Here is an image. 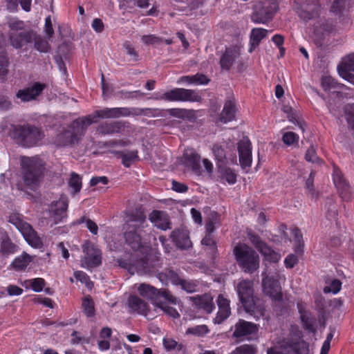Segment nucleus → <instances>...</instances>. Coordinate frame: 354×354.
<instances>
[{"label": "nucleus", "instance_id": "obj_1", "mask_svg": "<svg viewBox=\"0 0 354 354\" xmlns=\"http://www.w3.org/2000/svg\"><path fill=\"white\" fill-rule=\"evenodd\" d=\"M122 108H106L96 111L93 115H87L75 120L69 129L63 133L58 135L56 144L59 146H64L73 144L78 140L87 127L96 122V118H117L127 115Z\"/></svg>", "mask_w": 354, "mask_h": 354}, {"label": "nucleus", "instance_id": "obj_2", "mask_svg": "<svg viewBox=\"0 0 354 354\" xmlns=\"http://www.w3.org/2000/svg\"><path fill=\"white\" fill-rule=\"evenodd\" d=\"M126 225V243L134 251H139L142 254H147L148 246L144 245L141 234L142 229L147 225L146 216L142 212L136 211L129 215Z\"/></svg>", "mask_w": 354, "mask_h": 354}, {"label": "nucleus", "instance_id": "obj_3", "mask_svg": "<svg viewBox=\"0 0 354 354\" xmlns=\"http://www.w3.org/2000/svg\"><path fill=\"white\" fill-rule=\"evenodd\" d=\"M236 290L239 299L245 311L257 319L264 315V308L257 304L253 297V282L242 280L236 286Z\"/></svg>", "mask_w": 354, "mask_h": 354}, {"label": "nucleus", "instance_id": "obj_4", "mask_svg": "<svg viewBox=\"0 0 354 354\" xmlns=\"http://www.w3.org/2000/svg\"><path fill=\"white\" fill-rule=\"evenodd\" d=\"M21 164L24 171V182L26 187L35 190L40 183L44 164L38 157H22Z\"/></svg>", "mask_w": 354, "mask_h": 354}, {"label": "nucleus", "instance_id": "obj_5", "mask_svg": "<svg viewBox=\"0 0 354 354\" xmlns=\"http://www.w3.org/2000/svg\"><path fill=\"white\" fill-rule=\"evenodd\" d=\"M234 254L239 267L248 273H252L259 267V257L256 252L245 243L237 244Z\"/></svg>", "mask_w": 354, "mask_h": 354}, {"label": "nucleus", "instance_id": "obj_6", "mask_svg": "<svg viewBox=\"0 0 354 354\" xmlns=\"http://www.w3.org/2000/svg\"><path fill=\"white\" fill-rule=\"evenodd\" d=\"M44 137V133L35 126L27 124L14 128L13 138L24 147L37 145Z\"/></svg>", "mask_w": 354, "mask_h": 354}, {"label": "nucleus", "instance_id": "obj_7", "mask_svg": "<svg viewBox=\"0 0 354 354\" xmlns=\"http://www.w3.org/2000/svg\"><path fill=\"white\" fill-rule=\"evenodd\" d=\"M277 9V0H263L255 5L252 21L256 24H266L272 18Z\"/></svg>", "mask_w": 354, "mask_h": 354}, {"label": "nucleus", "instance_id": "obj_8", "mask_svg": "<svg viewBox=\"0 0 354 354\" xmlns=\"http://www.w3.org/2000/svg\"><path fill=\"white\" fill-rule=\"evenodd\" d=\"M9 222L12 223L21 233L29 245L34 248H40L42 241L30 224L23 221L19 215L13 214L10 216Z\"/></svg>", "mask_w": 354, "mask_h": 354}, {"label": "nucleus", "instance_id": "obj_9", "mask_svg": "<svg viewBox=\"0 0 354 354\" xmlns=\"http://www.w3.org/2000/svg\"><path fill=\"white\" fill-rule=\"evenodd\" d=\"M156 99L167 101L199 102L201 100V97L196 91L176 88L163 93L159 97H157Z\"/></svg>", "mask_w": 354, "mask_h": 354}, {"label": "nucleus", "instance_id": "obj_10", "mask_svg": "<svg viewBox=\"0 0 354 354\" xmlns=\"http://www.w3.org/2000/svg\"><path fill=\"white\" fill-rule=\"evenodd\" d=\"M82 248L85 255L81 260L82 267L89 269L99 266L102 263L100 250L90 242H86Z\"/></svg>", "mask_w": 354, "mask_h": 354}, {"label": "nucleus", "instance_id": "obj_11", "mask_svg": "<svg viewBox=\"0 0 354 354\" xmlns=\"http://www.w3.org/2000/svg\"><path fill=\"white\" fill-rule=\"evenodd\" d=\"M68 201L62 197L58 201L53 202L49 209V222L50 225H56L63 221L66 216Z\"/></svg>", "mask_w": 354, "mask_h": 354}, {"label": "nucleus", "instance_id": "obj_12", "mask_svg": "<svg viewBox=\"0 0 354 354\" xmlns=\"http://www.w3.org/2000/svg\"><path fill=\"white\" fill-rule=\"evenodd\" d=\"M333 178L340 197L345 201H349L352 196L351 186L344 178L342 171L335 165L333 166Z\"/></svg>", "mask_w": 354, "mask_h": 354}, {"label": "nucleus", "instance_id": "obj_13", "mask_svg": "<svg viewBox=\"0 0 354 354\" xmlns=\"http://www.w3.org/2000/svg\"><path fill=\"white\" fill-rule=\"evenodd\" d=\"M313 26L314 42L317 46H322V43L321 41L324 39L326 35L333 31L334 26L324 18L316 19Z\"/></svg>", "mask_w": 354, "mask_h": 354}, {"label": "nucleus", "instance_id": "obj_14", "mask_svg": "<svg viewBox=\"0 0 354 354\" xmlns=\"http://www.w3.org/2000/svg\"><path fill=\"white\" fill-rule=\"evenodd\" d=\"M249 239L251 243L264 257L266 261L277 263L281 259V255L272 250L258 236L249 234Z\"/></svg>", "mask_w": 354, "mask_h": 354}, {"label": "nucleus", "instance_id": "obj_15", "mask_svg": "<svg viewBox=\"0 0 354 354\" xmlns=\"http://www.w3.org/2000/svg\"><path fill=\"white\" fill-rule=\"evenodd\" d=\"M167 278L172 284L180 286L181 288L188 293H192L196 290L197 283L192 280H185L180 279L178 275L173 270H167L164 274H160V279L162 281V276Z\"/></svg>", "mask_w": 354, "mask_h": 354}, {"label": "nucleus", "instance_id": "obj_16", "mask_svg": "<svg viewBox=\"0 0 354 354\" xmlns=\"http://www.w3.org/2000/svg\"><path fill=\"white\" fill-rule=\"evenodd\" d=\"M262 286L263 292L273 300L281 299V288L278 281L270 277L266 272L262 274Z\"/></svg>", "mask_w": 354, "mask_h": 354}, {"label": "nucleus", "instance_id": "obj_17", "mask_svg": "<svg viewBox=\"0 0 354 354\" xmlns=\"http://www.w3.org/2000/svg\"><path fill=\"white\" fill-rule=\"evenodd\" d=\"M268 354H308V348L304 341L284 344L280 348H270Z\"/></svg>", "mask_w": 354, "mask_h": 354}, {"label": "nucleus", "instance_id": "obj_18", "mask_svg": "<svg viewBox=\"0 0 354 354\" xmlns=\"http://www.w3.org/2000/svg\"><path fill=\"white\" fill-rule=\"evenodd\" d=\"M216 303L218 310L213 322L215 324H220L231 315L230 301L223 295L221 294L217 297Z\"/></svg>", "mask_w": 354, "mask_h": 354}, {"label": "nucleus", "instance_id": "obj_19", "mask_svg": "<svg viewBox=\"0 0 354 354\" xmlns=\"http://www.w3.org/2000/svg\"><path fill=\"white\" fill-rule=\"evenodd\" d=\"M259 330V326L250 322L240 319L235 325L233 337L241 338L249 335L255 334Z\"/></svg>", "mask_w": 354, "mask_h": 354}, {"label": "nucleus", "instance_id": "obj_20", "mask_svg": "<svg viewBox=\"0 0 354 354\" xmlns=\"http://www.w3.org/2000/svg\"><path fill=\"white\" fill-rule=\"evenodd\" d=\"M250 142L243 139L239 143V162L243 169L249 168L252 164V151Z\"/></svg>", "mask_w": 354, "mask_h": 354}, {"label": "nucleus", "instance_id": "obj_21", "mask_svg": "<svg viewBox=\"0 0 354 354\" xmlns=\"http://www.w3.org/2000/svg\"><path fill=\"white\" fill-rule=\"evenodd\" d=\"M44 88L45 84L36 82L30 86L19 90L17 93V97L22 102H28L35 99Z\"/></svg>", "mask_w": 354, "mask_h": 354}, {"label": "nucleus", "instance_id": "obj_22", "mask_svg": "<svg viewBox=\"0 0 354 354\" xmlns=\"http://www.w3.org/2000/svg\"><path fill=\"white\" fill-rule=\"evenodd\" d=\"M194 305L198 309H202L207 313H211L215 308L214 298L210 294H205L201 296L190 297Z\"/></svg>", "mask_w": 354, "mask_h": 354}, {"label": "nucleus", "instance_id": "obj_23", "mask_svg": "<svg viewBox=\"0 0 354 354\" xmlns=\"http://www.w3.org/2000/svg\"><path fill=\"white\" fill-rule=\"evenodd\" d=\"M128 308L133 312L145 316L147 315L149 306L147 302L136 295H131L127 300Z\"/></svg>", "mask_w": 354, "mask_h": 354}, {"label": "nucleus", "instance_id": "obj_24", "mask_svg": "<svg viewBox=\"0 0 354 354\" xmlns=\"http://www.w3.org/2000/svg\"><path fill=\"white\" fill-rule=\"evenodd\" d=\"M171 237L176 246L180 249H187L192 245L188 232L185 230H174Z\"/></svg>", "mask_w": 354, "mask_h": 354}, {"label": "nucleus", "instance_id": "obj_25", "mask_svg": "<svg viewBox=\"0 0 354 354\" xmlns=\"http://www.w3.org/2000/svg\"><path fill=\"white\" fill-rule=\"evenodd\" d=\"M315 307L318 313V321L319 325L324 328L326 326V308L327 302L321 294L315 295Z\"/></svg>", "mask_w": 354, "mask_h": 354}, {"label": "nucleus", "instance_id": "obj_26", "mask_svg": "<svg viewBox=\"0 0 354 354\" xmlns=\"http://www.w3.org/2000/svg\"><path fill=\"white\" fill-rule=\"evenodd\" d=\"M149 219L155 226L160 229L165 230L169 228V218L164 212L153 211L149 216Z\"/></svg>", "mask_w": 354, "mask_h": 354}, {"label": "nucleus", "instance_id": "obj_27", "mask_svg": "<svg viewBox=\"0 0 354 354\" xmlns=\"http://www.w3.org/2000/svg\"><path fill=\"white\" fill-rule=\"evenodd\" d=\"M322 85L324 91H328L333 94L338 95L342 93V91L346 88L344 84L337 83L330 76H326L322 79Z\"/></svg>", "mask_w": 354, "mask_h": 354}, {"label": "nucleus", "instance_id": "obj_28", "mask_svg": "<svg viewBox=\"0 0 354 354\" xmlns=\"http://www.w3.org/2000/svg\"><path fill=\"white\" fill-rule=\"evenodd\" d=\"M268 32V31L266 29L261 28H254L251 30L250 35V53H252L259 46L261 41L267 37Z\"/></svg>", "mask_w": 354, "mask_h": 354}, {"label": "nucleus", "instance_id": "obj_29", "mask_svg": "<svg viewBox=\"0 0 354 354\" xmlns=\"http://www.w3.org/2000/svg\"><path fill=\"white\" fill-rule=\"evenodd\" d=\"M239 55L237 50L227 48L220 59L221 68L225 70L230 69Z\"/></svg>", "mask_w": 354, "mask_h": 354}, {"label": "nucleus", "instance_id": "obj_30", "mask_svg": "<svg viewBox=\"0 0 354 354\" xmlns=\"http://www.w3.org/2000/svg\"><path fill=\"white\" fill-rule=\"evenodd\" d=\"M235 112L236 108L234 103L232 101H227L221 113L219 120L223 123L233 120L235 117Z\"/></svg>", "mask_w": 354, "mask_h": 354}, {"label": "nucleus", "instance_id": "obj_31", "mask_svg": "<svg viewBox=\"0 0 354 354\" xmlns=\"http://www.w3.org/2000/svg\"><path fill=\"white\" fill-rule=\"evenodd\" d=\"M137 290L139 295L145 299L153 300L158 297V289L149 284H139L137 287Z\"/></svg>", "mask_w": 354, "mask_h": 354}, {"label": "nucleus", "instance_id": "obj_32", "mask_svg": "<svg viewBox=\"0 0 354 354\" xmlns=\"http://www.w3.org/2000/svg\"><path fill=\"white\" fill-rule=\"evenodd\" d=\"M33 37L32 32H26L23 33H20L18 35L10 36V41L11 44L13 47L16 48H21L26 43H29L32 41V37Z\"/></svg>", "mask_w": 354, "mask_h": 354}, {"label": "nucleus", "instance_id": "obj_33", "mask_svg": "<svg viewBox=\"0 0 354 354\" xmlns=\"http://www.w3.org/2000/svg\"><path fill=\"white\" fill-rule=\"evenodd\" d=\"M209 82V80L205 75L197 73L194 75L183 76L178 82H185L188 84L205 85L207 84Z\"/></svg>", "mask_w": 354, "mask_h": 354}, {"label": "nucleus", "instance_id": "obj_34", "mask_svg": "<svg viewBox=\"0 0 354 354\" xmlns=\"http://www.w3.org/2000/svg\"><path fill=\"white\" fill-rule=\"evenodd\" d=\"M124 128V124L122 122H114L102 124L98 131L102 134H113L120 132Z\"/></svg>", "mask_w": 354, "mask_h": 354}, {"label": "nucleus", "instance_id": "obj_35", "mask_svg": "<svg viewBox=\"0 0 354 354\" xmlns=\"http://www.w3.org/2000/svg\"><path fill=\"white\" fill-rule=\"evenodd\" d=\"M294 8L299 16L304 20H308L310 19L308 0H295Z\"/></svg>", "mask_w": 354, "mask_h": 354}, {"label": "nucleus", "instance_id": "obj_36", "mask_svg": "<svg viewBox=\"0 0 354 354\" xmlns=\"http://www.w3.org/2000/svg\"><path fill=\"white\" fill-rule=\"evenodd\" d=\"M282 110L287 115L288 119L290 122H291L293 124H297L299 127V128L301 129L302 131L304 130V122H303L302 119L300 118L299 114L293 111L291 106L285 105L283 106Z\"/></svg>", "mask_w": 354, "mask_h": 354}, {"label": "nucleus", "instance_id": "obj_37", "mask_svg": "<svg viewBox=\"0 0 354 354\" xmlns=\"http://www.w3.org/2000/svg\"><path fill=\"white\" fill-rule=\"evenodd\" d=\"M22 285L26 288H31L33 291L39 292L43 290L45 281L42 278H35L25 280Z\"/></svg>", "mask_w": 354, "mask_h": 354}, {"label": "nucleus", "instance_id": "obj_38", "mask_svg": "<svg viewBox=\"0 0 354 354\" xmlns=\"http://www.w3.org/2000/svg\"><path fill=\"white\" fill-rule=\"evenodd\" d=\"M32 258L27 253H23L19 257H17L12 262L13 267L19 270H24L28 265L31 262Z\"/></svg>", "mask_w": 354, "mask_h": 354}, {"label": "nucleus", "instance_id": "obj_39", "mask_svg": "<svg viewBox=\"0 0 354 354\" xmlns=\"http://www.w3.org/2000/svg\"><path fill=\"white\" fill-rule=\"evenodd\" d=\"M219 173L221 179L227 181L229 184L233 185L236 182L237 175L231 168H221Z\"/></svg>", "mask_w": 354, "mask_h": 354}, {"label": "nucleus", "instance_id": "obj_40", "mask_svg": "<svg viewBox=\"0 0 354 354\" xmlns=\"http://www.w3.org/2000/svg\"><path fill=\"white\" fill-rule=\"evenodd\" d=\"M133 268H135V270L140 274H146L150 272V268L148 266L147 257L145 256L144 258L136 260L135 262H133L131 265V267L129 268V270H132Z\"/></svg>", "mask_w": 354, "mask_h": 354}, {"label": "nucleus", "instance_id": "obj_41", "mask_svg": "<svg viewBox=\"0 0 354 354\" xmlns=\"http://www.w3.org/2000/svg\"><path fill=\"white\" fill-rule=\"evenodd\" d=\"M209 329L205 324L189 327L186 330V335H192L196 337H203L209 333Z\"/></svg>", "mask_w": 354, "mask_h": 354}, {"label": "nucleus", "instance_id": "obj_42", "mask_svg": "<svg viewBox=\"0 0 354 354\" xmlns=\"http://www.w3.org/2000/svg\"><path fill=\"white\" fill-rule=\"evenodd\" d=\"M326 216L328 220H336L337 209L335 201L332 198H328L326 202Z\"/></svg>", "mask_w": 354, "mask_h": 354}, {"label": "nucleus", "instance_id": "obj_43", "mask_svg": "<svg viewBox=\"0 0 354 354\" xmlns=\"http://www.w3.org/2000/svg\"><path fill=\"white\" fill-rule=\"evenodd\" d=\"M298 310L304 328L308 330L310 328V322L308 306L306 304H298Z\"/></svg>", "mask_w": 354, "mask_h": 354}, {"label": "nucleus", "instance_id": "obj_44", "mask_svg": "<svg viewBox=\"0 0 354 354\" xmlns=\"http://www.w3.org/2000/svg\"><path fill=\"white\" fill-rule=\"evenodd\" d=\"M82 306L84 313L87 317H93L95 315V306L93 299L87 296L83 298L82 301Z\"/></svg>", "mask_w": 354, "mask_h": 354}, {"label": "nucleus", "instance_id": "obj_45", "mask_svg": "<svg viewBox=\"0 0 354 354\" xmlns=\"http://www.w3.org/2000/svg\"><path fill=\"white\" fill-rule=\"evenodd\" d=\"M32 39H34L35 41V48L37 50L43 53H46L49 50L50 46L48 42L46 40L44 39L41 37L37 36L33 32V37H32Z\"/></svg>", "mask_w": 354, "mask_h": 354}, {"label": "nucleus", "instance_id": "obj_46", "mask_svg": "<svg viewBox=\"0 0 354 354\" xmlns=\"http://www.w3.org/2000/svg\"><path fill=\"white\" fill-rule=\"evenodd\" d=\"M8 60L4 50L0 48V79L3 80L8 73Z\"/></svg>", "mask_w": 354, "mask_h": 354}, {"label": "nucleus", "instance_id": "obj_47", "mask_svg": "<svg viewBox=\"0 0 354 354\" xmlns=\"http://www.w3.org/2000/svg\"><path fill=\"white\" fill-rule=\"evenodd\" d=\"M154 304L156 308H160L161 310L163 311L164 313H165L166 315L172 318H178L180 317V315L176 310V309H175L173 307L167 306L165 303L156 302Z\"/></svg>", "mask_w": 354, "mask_h": 354}, {"label": "nucleus", "instance_id": "obj_48", "mask_svg": "<svg viewBox=\"0 0 354 354\" xmlns=\"http://www.w3.org/2000/svg\"><path fill=\"white\" fill-rule=\"evenodd\" d=\"M346 0H334L330 11L337 15H341L346 9Z\"/></svg>", "mask_w": 354, "mask_h": 354}, {"label": "nucleus", "instance_id": "obj_49", "mask_svg": "<svg viewBox=\"0 0 354 354\" xmlns=\"http://www.w3.org/2000/svg\"><path fill=\"white\" fill-rule=\"evenodd\" d=\"M184 158L192 167L200 161V156L192 149H187L185 151Z\"/></svg>", "mask_w": 354, "mask_h": 354}, {"label": "nucleus", "instance_id": "obj_50", "mask_svg": "<svg viewBox=\"0 0 354 354\" xmlns=\"http://www.w3.org/2000/svg\"><path fill=\"white\" fill-rule=\"evenodd\" d=\"M74 277L77 281L85 284L88 289L91 290L93 288V283L85 272L82 271H75L74 272Z\"/></svg>", "mask_w": 354, "mask_h": 354}, {"label": "nucleus", "instance_id": "obj_51", "mask_svg": "<svg viewBox=\"0 0 354 354\" xmlns=\"http://www.w3.org/2000/svg\"><path fill=\"white\" fill-rule=\"evenodd\" d=\"M337 67L351 70L354 72V53L350 54L344 57L342 62Z\"/></svg>", "mask_w": 354, "mask_h": 354}, {"label": "nucleus", "instance_id": "obj_52", "mask_svg": "<svg viewBox=\"0 0 354 354\" xmlns=\"http://www.w3.org/2000/svg\"><path fill=\"white\" fill-rule=\"evenodd\" d=\"M1 251L5 254H12L17 251V247L8 238L6 237L1 241Z\"/></svg>", "mask_w": 354, "mask_h": 354}, {"label": "nucleus", "instance_id": "obj_53", "mask_svg": "<svg viewBox=\"0 0 354 354\" xmlns=\"http://www.w3.org/2000/svg\"><path fill=\"white\" fill-rule=\"evenodd\" d=\"M342 288V282L339 279H333L331 281L330 284L324 288V292L325 293L332 292L333 294H337L339 292Z\"/></svg>", "mask_w": 354, "mask_h": 354}, {"label": "nucleus", "instance_id": "obj_54", "mask_svg": "<svg viewBox=\"0 0 354 354\" xmlns=\"http://www.w3.org/2000/svg\"><path fill=\"white\" fill-rule=\"evenodd\" d=\"M255 348L251 345L243 344L236 348L230 354H254Z\"/></svg>", "mask_w": 354, "mask_h": 354}, {"label": "nucleus", "instance_id": "obj_55", "mask_svg": "<svg viewBox=\"0 0 354 354\" xmlns=\"http://www.w3.org/2000/svg\"><path fill=\"white\" fill-rule=\"evenodd\" d=\"M69 185L73 189L74 192H79L82 188L80 177L77 174L73 173L70 178Z\"/></svg>", "mask_w": 354, "mask_h": 354}, {"label": "nucleus", "instance_id": "obj_56", "mask_svg": "<svg viewBox=\"0 0 354 354\" xmlns=\"http://www.w3.org/2000/svg\"><path fill=\"white\" fill-rule=\"evenodd\" d=\"M201 243L203 246L207 247V249L209 250L212 253L216 251V244L212 235L210 234H207L201 241Z\"/></svg>", "mask_w": 354, "mask_h": 354}, {"label": "nucleus", "instance_id": "obj_57", "mask_svg": "<svg viewBox=\"0 0 354 354\" xmlns=\"http://www.w3.org/2000/svg\"><path fill=\"white\" fill-rule=\"evenodd\" d=\"M346 120L350 127L354 129V104H348L345 106Z\"/></svg>", "mask_w": 354, "mask_h": 354}, {"label": "nucleus", "instance_id": "obj_58", "mask_svg": "<svg viewBox=\"0 0 354 354\" xmlns=\"http://www.w3.org/2000/svg\"><path fill=\"white\" fill-rule=\"evenodd\" d=\"M19 126L20 125L15 126L10 124L8 121H4L2 122L0 125V132L5 135H9L13 138L14 128Z\"/></svg>", "mask_w": 354, "mask_h": 354}, {"label": "nucleus", "instance_id": "obj_59", "mask_svg": "<svg viewBox=\"0 0 354 354\" xmlns=\"http://www.w3.org/2000/svg\"><path fill=\"white\" fill-rule=\"evenodd\" d=\"M299 139L298 136L292 131L285 132L283 134L282 140L286 145H292L295 142H297Z\"/></svg>", "mask_w": 354, "mask_h": 354}, {"label": "nucleus", "instance_id": "obj_60", "mask_svg": "<svg viewBox=\"0 0 354 354\" xmlns=\"http://www.w3.org/2000/svg\"><path fill=\"white\" fill-rule=\"evenodd\" d=\"M138 158L137 152L132 151L122 155V163L125 167H129L131 162Z\"/></svg>", "mask_w": 354, "mask_h": 354}, {"label": "nucleus", "instance_id": "obj_61", "mask_svg": "<svg viewBox=\"0 0 354 354\" xmlns=\"http://www.w3.org/2000/svg\"><path fill=\"white\" fill-rule=\"evenodd\" d=\"M337 71L339 75L348 82L354 84V74L351 73V70L342 68L337 67Z\"/></svg>", "mask_w": 354, "mask_h": 354}, {"label": "nucleus", "instance_id": "obj_62", "mask_svg": "<svg viewBox=\"0 0 354 354\" xmlns=\"http://www.w3.org/2000/svg\"><path fill=\"white\" fill-rule=\"evenodd\" d=\"M141 41L147 45H155L161 41V39L155 35H143Z\"/></svg>", "mask_w": 354, "mask_h": 354}, {"label": "nucleus", "instance_id": "obj_63", "mask_svg": "<svg viewBox=\"0 0 354 354\" xmlns=\"http://www.w3.org/2000/svg\"><path fill=\"white\" fill-rule=\"evenodd\" d=\"M322 10L321 5L318 0H311V19L319 17Z\"/></svg>", "mask_w": 354, "mask_h": 354}, {"label": "nucleus", "instance_id": "obj_64", "mask_svg": "<svg viewBox=\"0 0 354 354\" xmlns=\"http://www.w3.org/2000/svg\"><path fill=\"white\" fill-rule=\"evenodd\" d=\"M162 342L164 347L167 351L176 349L178 346L181 348L180 345H178V342L171 337H164Z\"/></svg>", "mask_w": 354, "mask_h": 354}]
</instances>
